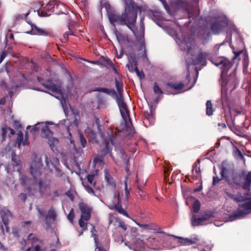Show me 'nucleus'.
<instances>
[{"label": "nucleus", "mask_w": 251, "mask_h": 251, "mask_svg": "<svg viewBox=\"0 0 251 251\" xmlns=\"http://www.w3.org/2000/svg\"><path fill=\"white\" fill-rule=\"evenodd\" d=\"M212 64L221 70V79L222 90L227 91H233L238 83L236 77V68L229 73L228 72L233 66V63L224 57L212 58L210 60Z\"/></svg>", "instance_id": "nucleus-1"}, {"label": "nucleus", "mask_w": 251, "mask_h": 251, "mask_svg": "<svg viewBox=\"0 0 251 251\" xmlns=\"http://www.w3.org/2000/svg\"><path fill=\"white\" fill-rule=\"evenodd\" d=\"M220 174L222 178L230 185L241 186L245 190L250 191L251 186V172L248 173L244 170L235 172L233 170H229L223 165L220 167Z\"/></svg>", "instance_id": "nucleus-2"}, {"label": "nucleus", "mask_w": 251, "mask_h": 251, "mask_svg": "<svg viewBox=\"0 0 251 251\" xmlns=\"http://www.w3.org/2000/svg\"><path fill=\"white\" fill-rule=\"evenodd\" d=\"M139 7L135 5L133 1L130 0L129 2H126L125 8V12L121 16L114 13L109 14L110 22L113 24L119 23L121 25H126L129 28L131 29L130 25H135L137 17L138 10Z\"/></svg>", "instance_id": "nucleus-3"}, {"label": "nucleus", "mask_w": 251, "mask_h": 251, "mask_svg": "<svg viewBox=\"0 0 251 251\" xmlns=\"http://www.w3.org/2000/svg\"><path fill=\"white\" fill-rule=\"evenodd\" d=\"M42 167V158L36 157L31 163L30 173L38 186V191L41 196H43L49 190V186L46 181L39 179L42 175L41 168Z\"/></svg>", "instance_id": "nucleus-4"}, {"label": "nucleus", "mask_w": 251, "mask_h": 251, "mask_svg": "<svg viewBox=\"0 0 251 251\" xmlns=\"http://www.w3.org/2000/svg\"><path fill=\"white\" fill-rule=\"evenodd\" d=\"M175 5L178 9H181L183 12L187 13L189 19L199 14V9L198 6L194 7L187 0H177L175 2Z\"/></svg>", "instance_id": "nucleus-5"}, {"label": "nucleus", "mask_w": 251, "mask_h": 251, "mask_svg": "<svg viewBox=\"0 0 251 251\" xmlns=\"http://www.w3.org/2000/svg\"><path fill=\"white\" fill-rule=\"evenodd\" d=\"M251 213V201L246 202L244 203L239 204L238 208L235 212L233 213L231 216L234 219L246 215Z\"/></svg>", "instance_id": "nucleus-6"}, {"label": "nucleus", "mask_w": 251, "mask_h": 251, "mask_svg": "<svg viewBox=\"0 0 251 251\" xmlns=\"http://www.w3.org/2000/svg\"><path fill=\"white\" fill-rule=\"evenodd\" d=\"M227 25L226 21L220 17H216L210 23V28L214 34H219Z\"/></svg>", "instance_id": "nucleus-7"}, {"label": "nucleus", "mask_w": 251, "mask_h": 251, "mask_svg": "<svg viewBox=\"0 0 251 251\" xmlns=\"http://www.w3.org/2000/svg\"><path fill=\"white\" fill-rule=\"evenodd\" d=\"M115 100L118 107L119 108V110L121 113V116L123 118L126 117V116H129V112L127 109V106L126 104L124 101V97L122 96H117V94L116 96L113 98Z\"/></svg>", "instance_id": "nucleus-8"}, {"label": "nucleus", "mask_w": 251, "mask_h": 251, "mask_svg": "<svg viewBox=\"0 0 251 251\" xmlns=\"http://www.w3.org/2000/svg\"><path fill=\"white\" fill-rule=\"evenodd\" d=\"M55 5H56V7H58V5L56 4L55 1H49L43 9L37 11L38 15L40 17L50 16L54 12Z\"/></svg>", "instance_id": "nucleus-9"}, {"label": "nucleus", "mask_w": 251, "mask_h": 251, "mask_svg": "<svg viewBox=\"0 0 251 251\" xmlns=\"http://www.w3.org/2000/svg\"><path fill=\"white\" fill-rule=\"evenodd\" d=\"M115 197L117 199V203L109 206V208L112 210H115L119 213L126 216V217L129 218V216L127 212L122 207L123 200H122L121 198L120 193H118V194L115 196Z\"/></svg>", "instance_id": "nucleus-10"}, {"label": "nucleus", "mask_w": 251, "mask_h": 251, "mask_svg": "<svg viewBox=\"0 0 251 251\" xmlns=\"http://www.w3.org/2000/svg\"><path fill=\"white\" fill-rule=\"evenodd\" d=\"M78 207L81 212L80 217L85 221H89L91 218L92 208L83 202L79 203Z\"/></svg>", "instance_id": "nucleus-11"}, {"label": "nucleus", "mask_w": 251, "mask_h": 251, "mask_svg": "<svg viewBox=\"0 0 251 251\" xmlns=\"http://www.w3.org/2000/svg\"><path fill=\"white\" fill-rule=\"evenodd\" d=\"M37 80L44 87L51 92L56 94H60L61 93V90L59 88L51 81L48 80L44 82H42L43 81L42 78L39 76L37 77Z\"/></svg>", "instance_id": "nucleus-12"}, {"label": "nucleus", "mask_w": 251, "mask_h": 251, "mask_svg": "<svg viewBox=\"0 0 251 251\" xmlns=\"http://www.w3.org/2000/svg\"><path fill=\"white\" fill-rule=\"evenodd\" d=\"M87 179L88 182L89 183L87 184L86 182H83V186L85 188V190L90 194L93 196H96L93 187H95L96 185V182L94 181V175H88L87 176Z\"/></svg>", "instance_id": "nucleus-13"}, {"label": "nucleus", "mask_w": 251, "mask_h": 251, "mask_svg": "<svg viewBox=\"0 0 251 251\" xmlns=\"http://www.w3.org/2000/svg\"><path fill=\"white\" fill-rule=\"evenodd\" d=\"M2 222L5 226L7 232L9 231V218L12 217V213L7 208H2L0 212Z\"/></svg>", "instance_id": "nucleus-14"}, {"label": "nucleus", "mask_w": 251, "mask_h": 251, "mask_svg": "<svg viewBox=\"0 0 251 251\" xmlns=\"http://www.w3.org/2000/svg\"><path fill=\"white\" fill-rule=\"evenodd\" d=\"M184 87V84L182 82L179 83H174L173 82H168L166 84L165 87V93L169 94L172 93V92L169 90V89H174L176 91H180Z\"/></svg>", "instance_id": "nucleus-15"}, {"label": "nucleus", "mask_w": 251, "mask_h": 251, "mask_svg": "<svg viewBox=\"0 0 251 251\" xmlns=\"http://www.w3.org/2000/svg\"><path fill=\"white\" fill-rule=\"evenodd\" d=\"M208 54L206 52L201 51L198 54L197 57L192 60V62L194 65L201 64L202 66H205L206 64V57Z\"/></svg>", "instance_id": "nucleus-16"}, {"label": "nucleus", "mask_w": 251, "mask_h": 251, "mask_svg": "<svg viewBox=\"0 0 251 251\" xmlns=\"http://www.w3.org/2000/svg\"><path fill=\"white\" fill-rule=\"evenodd\" d=\"M146 246L145 243L139 239L134 240L131 243V249L135 251H145Z\"/></svg>", "instance_id": "nucleus-17"}, {"label": "nucleus", "mask_w": 251, "mask_h": 251, "mask_svg": "<svg viewBox=\"0 0 251 251\" xmlns=\"http://www.w3.org/2000/svg\"><path fill=\"white\" fill-rule=\"evenodd\" d=\"M56 213L54 208L51 207L48 211V214L45 217V222L47 226H50L52 222L55 221Z\"/></svg>", "instance_id": "nucleus-18"}, {"label": "nucleus", "mask_w": 251, "mask_h": 251, "mask_svg": "<svg viewBox=\"0 0 251 251\" xmlns=\"http://www.w3.org/2000/svg\"><path fill=\"white\" fill-rule=\"evenodd\" d=\"M45 124L46 125H44L41 128V134L44 138L48 139L53 135V132L48 126L49 125H52V123L50 122H47Z\"/></svg>", "instance_id": "nucleus-19"}, {"label": "nucleus", "mask_w": 251, "mask_h": 251, "mask_svg": "<svg viewBox=\"0 0 251 251\" xmlns=\"http://www.w3.org/2000/svg\"><path fill=\"white\" fill-rule=\"evenodd\" d=\"M31 32L33 34L37 35L43 36L50 35V33L46 29L39 28L37 25H31Z\"/></svg>", "instance_id": "nucleus-20"}, {"label": "nucleus", "mask_w": 251, "mask_h": 251, "mask_svg": "<svg viewBox=\"0 0 251 251\" xmlns=\"http://www.w3.org/2000/svg\"><path fill=\"white\" fill-rule=\"evenodd\" d=\"M128 178L127 176H126L125 178L124 179V184H125V195L123 196L122 198V200H123V201L127 203L128 201V199L130 196V191L131 190V188H128L127 187V181H128Z\"/></svg>", "instance_id": "nucleus-21"}, {"label": "nucleus", "mask_w": 251, "mask_h": 251, "mask_svg": "<svg viewBox=\"0 0 251 251\" xmlns=\"http://www.w3.org/2000/svg\"><path fill=\"white\" fill-rule=\"evenodd\" d=\"M94 91L104 93L111 96L113 98H114L115 96H116L117 95V92L113 89H108L104 87H97L96 88Z\"/></svg>", "instance_id": "nucleus-22"}, {"label": "nucleus", "mask_w": 251, "mask_h": 251, "mask_svg": "<svg viewBox=\"0 0 251 251\" xmlns=\"http://www.w3.org/2000/svg\"><path fill=\"white\" fill-rule=\"evenodd\" d=\"M48 144L49 146L53 151L57 150V147L59 146V140L57 138L53 137L51 136V137L48 139Z\"/></svg>", "instance_id": "nucleus-23"}, {"label": "nucleus", "mask_w": 251, "mask_h": 251, "mask_svg": "<svg viewBox=\"0 0 251 251\" xmlns=\"http://www.w3.org/2000/svg\"><path fill=\"white\" fill-rule=\"evenodd\" d=\"M130 59L131 61H129V64L126 65V67L130 72L133 73L135 71V68H138V62L135 56H131Z\"/></svg>", "instance_id": "nucleus-24"}, {"label": "nucleus", "mask_w": 251, "mask_h": 251, "mask_svg": "<svg viewBox=\"0 0 251 251\" xmlns=\"http://www.w3.org/2000/svg\"><path fill=\"white\" fill-rule=\"evenodd\" d=\"M104 178L109 185L113 187H116V183L115 180L106 170H104Z\"/></svg>", "instance_id": "nucleus-25"}, {"label": "nucleus", "mask_w": 251, "mask_h": 251, "mask_svg": "<svg viewBox=\"0 0 251 251\" xmlns=\"http://www.w3.org/2000/svg\"><path fill=\"white\" fill-rule=\"evenodd\" d=\"M115 87L117 91V96H123V83L122 81L115 79Z\"/></svg>", "instance_id": "nucleus-26"}, {"label": "nucleus", "mask_w": 251, "mask_h": 251, "mask_svg": "<svg viewBox=\"0 0 251 251\" xmlns=\"http://www.w3.org/2000/svg\"><path fill=\"white\" fill-rule=\"evenodd\" d=\"M229 197L233 199L236 202L245 201L248 200L246 195H242L241 194H238L236 195H230Z\"/></svg>", "instance_id": "nucleus-27"}, {"label": "nucleus", "mask_w": 251, "mask_h": 251, "mask_svg": "<svg viewBox=\"0 0 251 251\" xmlns=\"http://www.w3.org/2000/svg\"><path fill=\"white\" fill-rule=\"evenodd\" d=\"M214 111L211 100H207L206 102V114L208 116H211Z\"/></svg>", "instance_id": "nucleus-28"}, {"label": "nucleus", "mask_w": 251, "mask_h": 251, "mask_svg": "<svg viewBox=\"0 0 251 251\" xmlns=\"http://www.w3.org/2000/svg\"><path fill=\"white\" fill-rule=\"evenodd\" d=\"M203 219L201 217L196 218L195 216H194L191 219V224L193 226H199L202 225Z\"/></svg>", "instance_id": "nucleus-29"}, {"label": "nucleus", "mask_w": 251, "mask_h": 251, "mask_svg": "<svg viewBox=\"0 0 251 251\" xmlns=\"http://www.w3.org/2000/svg\"><path fill=\"white\" fill-rule=\"evenodd\" d=\"M92 235L94 238L95 244L96 246V250L98 249L99 251H108L106 249H104L102 246H99V239L98 235L93 233Z\"/></svg>", "instance_id": "nucleus-30"}, {"label": "nucleus", "mask_w": 251, "mask_h": 251, "mask_svg": "<svg viewBox=\"0 0 251 251\" xmlns=\"http://www.w3.org/2000/svg\"><path fill=\"white\" fill-rule=\"evenodd\" d=\"M111 151L109 146V143L107 141H104V148L101 150V152L103 155H106L110 152H111Z\"/></svg>", "instance_id": "nucleus-31"}, {"label": "nucleus", "mask_w": 251, "mask_h": 251, "mask_svg": "<svg viewBox=\"0 0 251 251\" xmlns=\"http://www.w3.org/2000/svg\"><path fill=\"white\" fill-rule=\"evenodd\" d=\"M200 208L201 203L200 201L198 200H195L192 206L193 211L197 213L199 211Z\"/></svg>", "instance_id": "nucleus-32"}, {"label": "nucleus", "mask_w": 251, "mask_h": 251, "mask_svg": "<svg viewBox=\"0 0 251 251\" xmlns=\"http://www.w3.org/2000/svg\"><path fill=\"white\" fill-rule=\"evenodd\" d=\"M159 233H164L165 234L166 236L174 237L175 239H177L178 240V243H179L181 245H184V240H183L182 239H184V238H183L182 237L177 236L176 235L169 234H166L164 232L161 231Z\"/></svg>", "instance_id": "nucleus-33"}, {"label": "nucleus", "mask_w": 251, "mask_h": 251, "mask_svg": "<svg viewBox=\"0 0 251 251\" xmlns=\"http://www.w3.org/2000/svg\"><path fill=\"white\" fill-rule=\"evenodd\" d=\"M33 244H34L35 241H38V239L36 238H33ZM27 251H41V250L39 245L33 244L31 247L28 249Z\"/></svg>", "instance_id": "nucleus-34"}, {"label": "nucleus", "mask_w": 251, "mask_h": 251, "mask_svg": "<svg viewBox=\"0 0 251 251\" xmlns=\"http://www.w3.org/2000/svg\"><path fill=\"white\" fill-rule=\"evenodd\" d=\"M20 182L23 186L25 187L28 182L27 176L26 175H21L20 178Z\"/></svg>", "instance_id": "nucleus-35"}, {"label": "nucleus", "mask_w": 251, "mask_h": 251, "mask_svg": "<svg viewBox=\"0 0 251 251\" xmlns=\"http://www.w3.org/2000/svg\"><path fill=\"white\" fill-rule=\"evenodd\" d=\"M145 120H148L149 122L153 123L154 117L152 110H150V113H148L145 115Z\"/></svg>", "instance_id": "nucleus-36"}, {"label": "nucleus", "mask_w": 251, "mask_h": 251, "mask_svg": "<svg viewBox=\"0 0 251 251\" xmlns=\"http://www.w3.org/2000/svg\"><path fill=\"white\" fill-rule=\"evenodd\" d=\"M182 240H184V245H191L195 244L198 241V239L197 238H194L193 239L186 238Z\"/></svg>", "instance_id": "nucleus-37"}, {"label": "nucleus", "mask_w": 251, "mask_h": 251, "mask_svg": "<svg viewBox=\"0 0 251 251\" xmlns=\"http://www.w3.org/2000/svg\"><path fill=\"white\" fill-rule=\"evenodd\" d=\"M17 135L16 143L18 144V147H20L23 141V133L21 131H19L17 133Z\"/></svg>", "instance_id": "nucleus-38"}, {"label": "nucleus", "mask_w": 251, "mask_h": 251, "mask_svg": "<svg viewBox=\"0 0 251 251\" xmlns=\"http://www.w3.org/2000/svg\"><path fill=\"white\" fill-rule=\"evenodd\" d=\"M153 91L155 94L157 95H161L163 93L162 90L161 88L158 86L157 83L155 82L154 83L153 87Z\"/></svg>", "instance_id": "nucleus-39"}, {"label": "nucleus", "mask_w": 251, "mask_h": 251, "mask_svg": "<svg viewBox=\"0 0 251 251\" xmlns=\"http://www.w3.org/2000/svg\"><path fill=\"white\" fill-rule=\"evenodd\" d=\"M193 171H195L196 174L197 175V177L201 176V169L200 166H198L197 162H195L193 166Z\"/></svg>", "instance_id": "nucleus-40"}, {"label": "nucleus", "mask_w": 251, "mask_h": 251, "mask_svg": "<svg viewBox=\"0 0 251 251\" xmlns=\"http://www.w3.org/2000/svg\"><path fill=\"white\" fill-rule=\"evenodd\" d=\"M79 139L81 145L83 148H84L86 147L87 145V141L84 136L81 134H79Z\"/></svg>", "instance_id": "nucleus-41"}, {"label": "nucleus", "mask_w": 251, "mask_h": 251, "mask_svg": "<svg viewBox=\"0 0 251 251\" xmlns=\"http://www.w3.org/2000/svg\"><path fill=\"white\" fill-rule=\"evenodd\" d=\"M75 217V213L74 210L73 208H72L67 215V219L72 224L74 222V219Z\"/></svg>", "instance_id": "nucleus-42"}, {"label": "nucleus", "mask_w": 251, "mask_h": 251, "mask_svg": "<svg viewBox=\"0 0 251 251\" xmlns=\"http://www.w3.org/2000/svg\"><path fill=\"white\" fill-rule=\"evenodd\" d=\"M12 161L13 162V165L17 166L20 165V161L17 159V156L14 153H12Z\"/></svg>", "instance_id": "nucleus-43"}, {"label": "nucleus", "mask_w": 251, "mask_h": 251, "mask_svg": "<svg viewBox=\"0 0 251 251\" xmlns=\"http://www.w3.org/2000/svg\"><path fill=\"white\" fill-rule=\"evenodd\" d=\"M135 72H136L137 75L140 80H142L145 78V74L143 71H140L138 68H136Z\"/></svg>", "instance_id": "nucleus-44"}, {"label": "nucleus", "mask_w": 251, "mask_h": 251, "mask_svg": "<svg viewBox=\"0 0 251 251\" xmlns=\"http://www.w3.org/2000/svg\"><path fill=\"white\" fill-rule=\"evenodd\" d=\"M165 240L166 241L167 243H171V244L169 245L168 248L170 249H172L173 248H175L176 246V242L174 240H172L171 238L166 239Z\"/></svg>", "instance_id": "nucleus-45"}, {"label": "nucleus", "mask_w": 251, "mask_h": 251, "mask_svg": "<svg viewBox=\"0 0 251 251\" xmlns=\"http://www.w3.org/2000/svg\"><path fill=\"white\" fill-rule=\"evenodd\" d=\"M1 131H2L1 135H2V140H5V138L6 137L7 132L8 131V127H7L6 126L2 127Z\"/></svg>", "instance_id": "nucleus-46"}, {"label": "nucleus", "mask_w": 251, "mask_h": 251, "mask_svg": "<svg viewBox=\"0 0 251 251\" xmlns=\"http://www.w3.org/2000/svg\"><path fill=\"white\" fill-rule=\"evenodd\" d=\"M118 227L122 228L124 230H126L127 229V226L125 222L121 220L118 221Z\"/></svg>", "instance_id": "nucleus-47"}, {"label": "nucleus", "mask_w": 251, "mask_h": 251, "mask_svg": "<svg viewBox=\"0 0 251 251\" xmlns=\"http://www.w3.org/2000/svg\"><path fill=\"white\" fill-rule=\"evenodd\" d=\"M213 217V213L212 212H208L205 213L204 215L201 217V219H203V222L208 220L211 217Z\"/></svg>", "instance_id": "nucleus-48"}, {"label": "nucleus", "mask_w": 251, "mask_h": 251, "mask_svg": "<svg viewBox=\"0 0 251 251\" xmlns=\"http://www.w3.org/2000/svg\"><path fill=\"white\" fill-rule=\"evenodd\" d=\"M44 124V123L41 122V123H39L35 125L32 128L31 131H39L40 130V127L39 126L40 125H43Z\"/></svg>", "instance_id": "nucleus-49"}, {"label": "nucleus", "mask_w": 251, "mask_h": 251, "mask_svg": "<svg viewBox=\"0 0 251 251\" xmlns=\"http://www.w3.org/2000/svg\"><path fill=\"white\" fill-rule=\"evenodd\" d=\"M102 162V158L101 156L96 157L93 160V162L95 164H100Z\"/></svg>", "instance_id": "nucleus-50"}, {"label": "nucleus", "mask_w": 251, "mask_h": 251, "mask_svg": "<svg viewBox=\"0 0 251 251\" xmlns=\"http://www.w3.org/2000/svg\"><path fill=\"white\" fill-rule=\"evenodd\" d=\"M137 229L136 227H132L130 228V234L132 237H135L137 235Z\"/></svg>", "instance_id": "nucleus-51"}, {"label": "nucleus", "mask_w": 251, "mask_h": 251, "mask_svg": "<svg viewBox=\"0 0 251 251\" xmlns=\"http://www.w3.org/2000/svg\"><path fill=\"white\" fill-rule=\"evenodd\" d=\"M142 49H144V50H143V55L142 56L144 58H146L147 59L148 58H147V55L146 50V49H145V45L144 44H142L141 45L140 50H141Z\"/></svg>", "instance_id": "nucleus-52"}, {"label": "nucleus", "mask_w": 251, "mask_h": 251, "mask_svg": "<svg viewBox=\"0 0 251 251\" xmlns=\"http://www.w3.org/2000/svg\"><path fill=\"white\" fill-rule=\"evenodd\" d=\"M147 240L148 243H150L152 245H157L158 242L155 238H149Z\"/></svg>", "instance_id": "nucleus-53"}, {"label": "nucleus", "mask_w": 251, "mask_h": 251, "mask_svg": "<svg viewBox=\"0 0 251 251\" xmlns=\"http://www.w3.org/2000/svg\"><path fill=\"white\" fill-rule=\"evenodd\" d=\"M18 197L22 201L25 202L27 199L26 195L25 193H21L18 196Z\"/></svg>", "instance_id": "nucleus-54"}, {"label": "nucleus", "mask_w": 251, "mask_h": 251, "mask_svg": "<svg viewBox=\"0 0 251 251\" xmlns=\"http://www.w3.org/2000/svg\"><path fill=\"white\" fill-rule=\"evenodd\" d=\"M7 54V52L6 51H2L0 55V64L2 62V61L3 60V59L5 58Z\"/></svg>", "instance_id": "nucleus-55"}, {"label": "nucleus", "mask_w": 251, "mask_h": 251, "mask_svg": "<svg viewBox=\"0 0 251 251\" xmlns=\"http://www.w3.org/2000/svg\"><path fill=\"white\" fill-rule=\"evenodd\" d=\"M223 179L222 177L221 179H219V178L217 176H214L213 177V185H215L217 184L221 179Z\"/></svg>", "instance_id": "nucleus-56"}, {"label": "nucleus", "mask_w": 251, "mask_h": 251, "mask_svg": "<svg viewBox=\"0 0 251 251\" xmlns=\"http://www.w3.org/2000/svg\"><path fill=\"white\" fill-rule=\"evenodd\" d=\"M84 220L83 219L80 217V219L78 221L79 226L81 227H83V226H85L87 225V223H85Z\"/></svg>", "instance_id": "nucleus-57"}, {"label": "nucleus", "mask_w": 251, "mask_h": 251, "mask_svg": "<svg viewBox=\"0 0 251 251\" xmlns=\"http://www.w3.org/2000/svg\"><path fill=\"white\" fill-rule=\"evenodd\" d=\"M13 126H14V128H17V129H19L22 127V125L18 121L14 122Z\"/></svg>", "instance_id": "nucleus-58"}, {"label": "nucleus", "mask_w": 251, "mask_h": 251, "mask_svg": "<svg viewBox=\"0 0 251 251\" xmlns=\"http://www.w3.org/2000/svg\"><path fill=\"white\" fill-rule=\"evenodd\" d=\"M66 195L70 199L71 201H73L74 200V196L72 194V192L69 190L66 193Z\"/></svg>", "instance_id": "nucleus-59"}, {"label": "nucleus", "mask_w": 251, "mask_h": 251, "mask_svg": "<svg viewBox=\"0 0 251 251\" xmlns=\"http://www.w3.org/2000/svg\"><path fill=\"white\" fill-rule=\"evenodd\" d=\"M242 50H240L238 51H233V53L234 54V57H233V59H235V58H237L238 56L242 53Z\"/></svg>", "instance_id": "nucleus-60"}, {"label": "nucleus", "mask_w": 251, "mask_h": 251, "mask_svg": "<svg viewBox=\"0 0 251 251\" xmlns=\"http://www.w3.org/2000/svg\"><path fill=\"white\" fill-rule=\"evenodd\" d=\"M136 224L138 225L139 226L143 227L145 229H148L149 228V225L147 224H140L138 223H136Z\"/></svg>", "instance_id": "nucleus-61"}, {"label": "nucleus", "mask_w": 251, "mask_h": 251, "mask_svg": "<svg viewBox=\"0 0 251 251\" xmlns=\"http://www.w3.org/2000/svg\"><path fill=\"white\" fill-rule=\"evenodd\" d=\"M8 130L10 131V135H9V136L10 137H11L12 136L14 135L15 134V131L14 130L11 128V127H8Z\"/></svg>", "instance_id": "nucleus-62"}, {"label": "nucleus", "mask_w": 251, "mask_h": 251, "mask_svg": "<svg viewBox=\"0 0 251 251\" xmlns=\"http://www.w3.org/2000/svg\"><path fill=\"white\" fill-rule=\"evenodd\" d=\"M24 146H28L29 145V142L27 138L23 140L22 143Z\"/></svg>", "instance_id": "nucleus-63"}, {"label": "nucleus", "mask_w": 251, "mask_h": 251, "mask_svg": "<svg viewBox=\"0 0 251 251\" xmlns=\"http://www.w3.org/2000/svg\"><path fill=\"white\" fill-rule=\"evenodd\" d=\"M116 37L118 40H122V39L124 38L123 35L120 33H116Z\"/></svg>", "instance_id": "nucleus-64"}]
</instances>
